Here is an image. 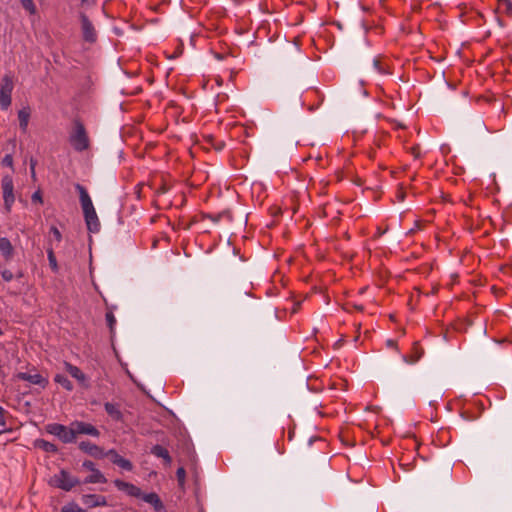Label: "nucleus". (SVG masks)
<instances>
[{
	"instance_id": "f257e3e1",
	"label": "nucleus",
	"mask_w": 512,
	"mask_h": 512,
	"mask_svg": "<svg viewBox=\"0 0 512 512\" xmlns=\"http://www.w3.org/2000/svg\"><path fill=\"white\" fill-rule=\"evenodd\" d=\"M75 189L79 193V199L83 210L87 229L92 233L99 232L100 222L86 188L81 184L77 183L75 184Z\"/></svg>"
},
{
	"instance_id": "f03ea898",
	"label": "nucleus",
	"mask_w": 512,
	"mask_h": 512,
	"mask_svg": "<svg viewBox=\"0 0 512 512\" xmlns=\"http://www.w3.org/2000/svg\"><path fill=\"white\" fill-rule=\"evenodd\" d=\"M69 143L77 152H83L90 147V139L84 124L79 119H74L73 127L69 134Z\"/></svg>"
},
{
	"instance_id": "7ed1b4c3",
	"label": "nucleus",
	"mask_w": 512,
	"mask_h": 512,
	"mask_svg": "<svg viewBox=\"0 0 512 512\" xmlns=\"http://www.w3.org/2000/svg\"><path fill=\"white\" fill-rule=\"evenodd\" d=\"M81 484L79 478L71 475L65 469H61L57 474H55L51 480L50 485L56 488H59L63 491H71L74 487Z\"/></svg>"
},
{
	"instance_id": "20e7f679",
	"label": "nucleus",
	"mask_w": 512,
	"mask_h": 512,
	"mask_svg": "<svg viewBox=\"0 0 512 512\" xmlns=\"http://www.w3.org/2000/svg\"><path fill=\"white\" fill-rule=\"evenodd\" d=\"M14 82L10 75H4L0 85V106L2 110H7L12 102V92Z\"/></svg>"
},
{
	"instance_id": "39448f33",
	"label": "nucleus",
	"mask_w": 512,
	"mask_h": 512,
	"mask_svg": "<svg viewBox=\"0 0 512 512\" xmlns=\"http://www.w3.org/2000/svg\"><path fill=\"white\" fill-rule=\"evenodd\" d=\"M47 431L57 436L63 443L75 442L72 424H70V427H67L63 424L53 423L47 426Z\"/></svg>"
},
{
	"instance_id": "423d86ee",
	"label": "nucleus",
	"mask_w": 512,
	"mask_h": 512,
	"mask_svg": "<svg viewBox=\"0 0 512 512\" xmlns=\"http://www.w3.org/2000/svg\"><path fill=\"white\" fill-rule=\"evenodd\" d=\"M1 188L3 193V200L5 209L9 212L15 201L14 196V183L10 175H4L1 180Z\"/></svg>"
},
{
	"instance_id": "0eeeda50",
	"label": "nucleus",
	"mask_w": 512,
	"mask_h": 512,
	"mask_svg": "<svg viewBox=\"0 0 512 512\" xmlns=\"http://www.w3.org/2000/svg\"><path fill=\"white\" fill-rule=\"evenodd\" d=\"M71 424L75 438L77 437V435L80 434L90 435L92 437L100 436V431L98 430V428L92 425L91 423L84 421H74Z\"/></svg>"
},
{
	"instance_id": "6e6552de",
	"label": "nucleus",
	"mask_w": 512,
	"mask_h": 512,
	"mask_svg": "<svg viewBox=\"0 0 512 512\" xmlns=\"http://www.w3.org/2000/svg\"><path fill=\"white\" fill-rule=\"evenodd\" d=\"M80 21L83 39L86 42L94 43L97 40V33L92 22L84 13L80 14Z\"/></svg>"
},
{
	"instance_id": "1a4fd4ad",
	"label": "nucleus",
	"mask_w": 512,
	"mask_h": 512,
	"mask_svg": "<svg viewBox=\"0 0 512 512\" xmlns=\"http://www.w3.org/2000/svg\"><path fill=\"white\" fill-rule=\"evenodd\" d=\"M78 447L82 452H84L96 459H102L105 457L104 450L100 446L93 444L90 441H81L79 443Z\"/></svg>"
},
{
	"instance_id": "9d476101",
	"label": "nucleus",
	"mask_w": 512,
	"mask_h": 512,
	"mask_svg": "<svg viewBox=\"0 0 512 512\" xmlns=\"http://www.w3.org/2000/svg\"><path fill=\"white\" fill-rule=\"evenodd\" d=\"M64 368L65 370L78 381V383L84 387L88 388L89 384L87 381V376L81 371L80 368L77 366L71 364L70 362L64 361Z\"/></svg>"
},
{
	"instance_id": "9b49d317",
	"label": "nucleus",
	"mask_w": 512,
	"mask_h": 512,
	"mask_svg": "<svg viewBox=\"0 0 512 512\" xmlns=\"http://www.w3.org/2000/svg\"><path fill=\"white\" fill-rule=\"evenodd\" d=\"M82 503L88 508L103 507L107 506V499L103 495L99 494H84L81 497Z\"/></svg>"
},
{
	"instance_id": "f8f14e48",
	"label": "nucleus",
	"mask_w": 512,
	"mask_h": 512,
	"mask_svg": "<svg viewBox=\"0 0 512 512\" xmlns=\"http://www.w3.org/2000/svg\"><path fill=\"white\" fill-rule=\"evenodd\" d=\"M17 378L19 380L27 381V382H29L31 384H34V385H39L42 388H45L47 386V384H48V380L46 378H44L39 373L30 374V373H27V372H19L17 374Z\"/></svg>"
},
{
	"instance_id": "ddd939ff",
	"label": "nucleus",
	"mask_w": 512,
	"mask_h": 512,
	"mask_svg": "<svg viewBox=\"0 0 512 512\" xmlns=\"http://www.w3.org/2000/svg\"><path fill=\"white\" fill-rule=\"evenodd\" d=\"M114 485L120 491H124L129 496H132V497L141 498V496L143 494L141 489L139 487H137L136 485L128 483V482H125V481H122V480H119V479H116L114 481Z\"/></svg>"
},
{
	"instance_id": "4468645a",
	"label": "nucleus",
	"mask_w": 512,
	"mask_h": 512,
	"mask_svg": "<svg viewBox=\"0 0 512 512\" xmlns=\"http://www.w3.org/2000/svg\"><path fill=\"white\" fill-rule=\"evenodd\" d=\"M141 499L150 504L154 508L155 512H166L163 502L157 493H143Z\"/></svg>"
},
{
	"instance_id": "2eb2a0df",
	"label": "nucleus",
	"mask_w": 512,
	"mask_h": 512,
	"mask_svg": "<svg viewBox=\"0 0 512 512\" xmlns=\"http://www.w3.org/2000/svg\"><path fill=\"white\" fill-rule=\"evenodd\" d=\"M0 254L6 262L13 259L15 250L7 237H0Z\"/></svg>"
},
{
	"instance_id": "dca6fc26",
	"label": "nucleus",
	"mask_w": 512,
	"mask_h": 512,
	"mask_svg": "<svg viewBox=\"0 0 512 512\" xmlns=\"http://www.w3.org/2000/svg\"><path fill=\"white\" fill-rule=\"evenodd\" d=\"M151 454L155 457L162 458L166 466H170L172 463V457L170 456L169 451L159 444L154 445L151 448Z\"/></svg>"
},
{
	"instance_id": "f3484780",
	"label": "nucleus",
	"mask_w": 512,
	"mask_h": 512,
	"mask_svg": "<svg viewBox=\"0 0 512 512\" xmlns=\"http://www.w3.org/2000/svg\"><path fill=\"white\" fill-rule=\"evenodd\" d=\"M31 116V109L29 106L23 107L18 111V120L19 126L22 132H26L29 124V119Z\"/></svg>"
},
{
	"instance_id": "a211bd4d",
	"label": "nucleus",
	"mask_w": 512,
	"mask_h": 512,
	"mask_svg": "<svg viewBox=\"0 0 512 512\" xmlns=\"http://www.w3.org/2000/svg\"><path fill=\"white\" fill-rule=\"evenodd\" d=\"M373 68L378 74L388 75L391 74L390 66L385 58L376 57L373 59Z\"/></svg>"
},
{
	"instance_id": "6ab92c4d",
	"label": "nucleus",
	"mask_w": 512,
	"mask_h": 512,
	"mask_svg": "<svg viewBox=\"0 0 512 512\" xmlns=\"http://www.w3.org/2000/svg\"><path fill=\"white\" fill-rule=\"evenodd\" d=\"M423 355V350L417 343H414L412 352L409 355H403L402 359L408 364H415Z\"/></svg>"
},
{
	"instance_id": "aec40b11",
	"label": "nucleus",
	"mask_w": 512,
	"mask_h": 512,
	"mask_svg": "<svg viewBox=\"0 0 512 512\" xmlns=\"http://www.w3.org/2000/svg\"><path fill=\"white\" fill-rule=\"evenodd\" d=\"M83 483L84 484H96V483L105 484V483H107V479L99 469L95 468L91 472V474L84 479Z\"/></svg>"
},
{
	"instance_id": "412c9836",
	"label": "nucleus",
	"mask_w": 512,
	"mask_h": 512,
	"mask_svg": "<svg viewBox=\"0 0 512 512\" xmlns=\"http://www.w3.org/2000/svg\"><path fill=\"white\" fill-rule=\"evenodd\" d=\"M106 413L115 421H122L123 414L119 409V406L114 403L106 402L104 404Z\"/></svg>"
},
{
	"instance_id": "4be33fe9",
	"label": "nucleus",
	"mask_w": 512,
	"mask_h": 512,
	"mask_svg": "<svg viewBox=\"0 0 512 512\" xmlns=\"http://www.w3.org/2000/svg\"><path fill=\"white\" fill-rule=\"evenodd\" d=\"M35 446L42 449L45 452L56 453L58 451L57 446L54 443L46 441L44 439H39L35 442Z\"/></svg>"
},
{
	"instance_id": "5701e85b",
	"label": "nucleus",
	"mask_w": 512,
	"mask_h": 512,
	"mask_svg": "<svg viewBox=\"0 0 512 512\" xmlns=\"http://www.w3.org/2000/svg\"><path fill=\"white\" fill-rule=\"evenodd\" d=\"M54 381L67 391H72L74 388L72 382L63 374H56Z\"/></svg>"
},
{
	"instance_id": "b1692460",
	"label": "nucleus",
	"mask_w": 512,
	"mask_h": 512,
	"mask_svg": "<svg viewBox=\"0 0 512 512\" xmlns=\"http://www.w3.org/2000/svg\"><path fill=\"white\" fill-rule=\"evenodd\" d=\"M47 257H48L49 266H50L51 270L53 272L57 273L59 270V267H58V263H57V259H56L54 250L51 246H49L47 248Z\"/></svg>"
},
{
	"instance_id": "393cba45",
	"label": "nucleus",
	"mask_w": 512,
	"mask_h": 512,
	"mask_svg": "<svg viewBox=\"0 0 512 512\" xmlns=\"http://www.w3.org/2000/svg\"><path fill=\"white\" fill-rule=\"evenodd\" d=\"M107 325L110 330V334L113 335L115 333V325H116V318L114 316L113 310L108 309L105 315Z\"/></svg>"
},
{
	"instance_id": "a878e982",
	"label": "nucleus",
	"mask_w": 512,
	"mask_h": 512,
	"mask_svg": "<svg viewBox=\"0 0 512 512\" xmlns=\"http://www.w3.org/2000/svg\"><path fill=\"white\" fill-rule=\"evenodd\" d=\"M22 7L29 12L30 15H34L37 12V8L33 0H20Z\"/></svg>"
},
{
	"instance_id": "bb28decb",
	"label": "nucleus",
	"mask_w": 512,
	"mask_h": 512,
	"mask_svg": "<svg viewBox=\"0 0 512 512\" xmlns=\"http://www.w3.org/2000/svg\"><path fill=\"white\" fill-rule=\"evenodd\" d=\"M61 512H86L82 509L78 504L71 502L64 505L61 509Z\"/></svg>"
},
{
	"instance_id": "cd10ccee",
	"label": "nucleus",
	"mask_w": 512,
	"mask_h": 512,
	"mask_svg": "<svg viewBox=\"0 0 512 512\" xmlns=\"http://www.w3.org/2000/svg\"><path fill=\"white\" fill-rule=\"evenodd\" d=\"M116 465L126 471H131L133 469V464L131 463V461L128 459H125L123 457H121V459L117 460Z\"/></svg>"
},
{
	"instance_id": "c85d7f7f",
	"label": "nucleus",
	"mask_w": 512,
	"mask_h": 512,
	"mask_svg": "<svg viewBox=\"0 0 512 512\" xmlns=\"http://www.w3.org/2000/svg\"><path fill=\"white\" fill-rule=\"evenodd\" d=\"M177 481L180 487H183L186 479V471L183 467H179L176 471Z\"/></svg>"
},
{
	"instance_id": "c756f323",
	"label": "nucleus",
	"mask_w": 512,
	"mask_h": 512,
	"mask_svg": "<svg viewBox=\"0 0 512 512\" xmlns=\"http://www.w3.org/2000/svg\"><path fill=\"white\" fill-rule=\"evenodd\" d=\"M105 456L110 457V460L112 461L113 464H117V460L121 459L122 457L115 449H110L107 452H105Z\"/></svg>"
},
{
	"instance_id": "7c9ffc66",
	"label": "nucleus",
	"mask_w": 512,
	"mask_h": 512,
	"mask_svg": "<svg viewBox=\"0 0 512 512\" xmlns=\"http://www.w3.org/2000/svg\"><path fill=\"white\" fill-rule=\"evenodd\" d=\"M50 233L52 234L53 239L57 243H60L62 241V234H61V232L59 231V229L56 226H52L50 228Z\"/></svg>"
},
{
	"instance_id": "2f4dec72",
	"label": "nucleus",
	"mask_w": 512,
	"mask_h": 512,
	"mask_svg": "<svg viewBox=\"0 0 512 512\" xmlns=\"http://www.w3.org/2000/svg\"><path fill=\"white\" fill-rule=\"evenodd\" d=\"M0 274L5 282H10L14 279V274L12 273V271L8 269H3L2 271H0Z\"/></svg>"
},
{
	"instance_id": "473e14b6",
	"label": "nucleus",
	"mask_w": 512,
	"mask_h": 512,
	"mask_svg": "<svg viewBox=\"0 0 512 512\" xmlns=\"http://www.w3.org/2000/svg\"><path fill=\"white\" fill-rule=\"evenodd\" d=\"M8 412L0 406V426L5 427L6 426V416Z\"/></svg>"
},
{
	"instance_id": "72a5a7b5",
	"label": "nucleus",
	"mask_w": 512,
	"mask_h": 512,
	"mask_svg": "<svg viewBox=\"0 0 512 512\" xmlns=\"http://www.w3.org/2000/svg\"><path fill=\"white\" fill-rule=\"evenodd\" d=\"M82 467L89 470V471H93L96 466H95V463L92 462L91 460H85L83 463H82Z\"/></svg>"
},
{
	"instance_id": "f704fd0d",
	"label": "nucleus",
	"mask_w": 512,
	"mask_h": 512,
	"mask_svg": "<svg viewBox=\"0 0 512 512\" xmlns=\"http://www.w3.org/2000/svg\"><path fill=\"white\" fill-rule=\"evenodd\" d=\"M2 163L5 166L13 167V157H12V155H10V154L5 155V157L2 160Z\"/></svg>"
},
{
	"instance_id": "c9c22d12",
	"label": "nucleus",
	"mask_w": 512,
	"mask_h": 512,
	"mask_svg": "<svg viewBox=\"0 0 512 512\" xmlns=\"http://www.w3.org/2000/svg\"><path fill=\"white\" fill-rule=\"evenodd\" d=\"M410 151H411V154L415 158H419L420 157V146L419 145H415V146L411 147Z\"/></svg>"
},
{
	"instance_id": "e433bc0d",
	"label": "nucleus",
	"mask_w": 512,
	"mask_h": 512,
	"mask_svg": "<svg viewBox=\"0 0 512 512\" xmlns=\"http://www.w3.org/2000/svg\"><path fill=\"white\" fill-rule=\"evenodd\" d=\"M32 201L35 202V201H39L40 203H42V196L40 194L39 191L35 192L33 195H32Z\"/></svg>"
},
{
	"instance_id": "4c0bfd02",
	"label": "nucleus",
	"mask_w": 512,
	"mask_h": 512,
	"mask_svg": "<svg viewBox=\"0 0 512 512\" xmlns=\"http://www.w3.org/2000/svg\"><path fill=\"white\" fill-rule=\"evenodd\" d=\"M386 345H387V347H389V348L397 349V343H396V341H394V340H392V339H388V340L386 341Z\"/></svg>"
},
{
	"instance_id": "58836bf2",
	"label": "nucleus",
	"mask_w": 512,
	"mask_h": 512,
	"mask_svg": "<svg viewBox=\"0 0 512 512\" xmlns=\"http://www.w3.org/2000/svg\"><path fill=\"white\" fill-rule=\"evenodd\" d=\"M167 192V187L166 185H161L157 190H156V193L157 194H164Z\"/></svg>"
},
{
	"instance_id": "ea45409f",
	"label": "nucleus",
	"mask_w": 512,
	"mask_h": 512,
	"mask_svg": "<svg viewBox=\"0 0 512 512\" xmlns=\"http://www.w3.org/2000/svg\"><path fill=\"white\" fill-rule=\"evenodd\" d=\"M35 165H36V161L31 160V162H30V171H31V174H32L33 177L35 176Z\"/></svg>"
},
{
	"instance_id": "a19ab883",
	"label": "nucleus",
	"mask_w": 512,
	"mask_h": 512,
	"mask_svg": "<svg viewBox=\"0 0 512 512\" xmlns=\"http://www.w3.org/2000/svg\"><path fill=\"white\" fill-rule=\"evenodd\" d=\"M222 214L217 215H208L207 217L211 219L213 222H218Z\"/></svg>"
},
{
	"instance_id": "79ce46f5",
	"label": "nucleus",
	"mask_w": 512,
	"mask_h": 512,
	"mask_svg": "<svg viewBox=\"0 0 512 512\" xmlns=\"http://www.w3.org/2000/svg\"><path fill=\"white\" fill-rule=\"evenodd\" d=\"M23 276H24L23 271H18V272L14 275V277H16L17 279L22 278Z\"/></svg>"
},
{
	"instance_id": "37998d69",
	"label": "nucleus",
	"mask_w": 512,
	"mask_h": 512,
	"mask_svg": "<svg viewBox=\"0 0 512 512\" xmlns=\"http://www.w3.org/2000/svg\"><path fill=\"white\" fill-rule=\"evenodd\" d=\"M357 310L359 311H362L363 310V306L362 305H355L354 306Z\"/></svg>"
},
{
	"instance_id": "c03bdc74",
	"label": "nucleus",
	"mask_w": 512,
	"mask_h": 512,
	"mask_svg": "<svg viewBox=\"0 0 512 512\" xmlns=\"http://www.w3.org/2000/svg\"><path fill=\"white\" fill-rule=\"evenodd\" d=\"M506 8H507V12H512V3H511V6H508V4H506Z\"/></svg>"
},
{
	"instance_id": "a18cd8bd",
	"label": "nucleus",
	"mask_w": 512,
	"mask_h": 512,
	"mask_svg": "<svg viewBox=\"0 0 512 512\" xmlns=\"http://www.w3.org/2000/svg\"><path fill=\"white\" fill-rule=\"evenodd\" d=\"M221 148H222L221 144H218L217 149H218V150H221Z\"/></svg>"
},
{
	"instance_id": "49530a36",
	"label": "nucleus",
	"mask_w": 512,
	"mask_h": 512,
	"mask_svg": "<svg viewBox=\"0 0 512 512\" xmlns=\"http://www.w3.org/2000/svg\"><path fill=\"white\" fill-rule=\"evenodd\" d=\"M221 148H222L221 144H218L217 149H218V150H221Z\"/></svg>"
},
{
	"instance_id": "de8ad7c7",
	"label": "nucleus",
	"mask_w": 512,
	"mask_h": 512,
	"mask_svg": "<svg viewBox=\"0 0 512 512\" xmlns=\"http://www.w3.org/2000/svg\"><path fill=\"white\" fill-rule=\"evenodd\" d=\"M2 334H3V331H2V329L0 328V336H1Z\"/></svg>"
}]
</instances>
